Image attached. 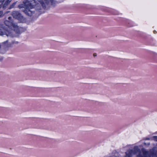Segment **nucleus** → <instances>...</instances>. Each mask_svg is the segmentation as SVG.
Wrapping results in <instances>:
<instances>
[{
    "mask_svg": "<svg viewBox=\"0 0 157 157\" xmlns=\"http://www.w3.org/2000/svg\"><path fill=\"white\" fill-rule=\"evenodd\" d=\"M140 151L137 147H135L133 151L129 150L126 152V156L124 157H132L134 155H138L137 157H157V148L155 147L149 151H144L143 156L140 154Z\"/></svg>",
    "mask_w": 157,
    "mask_h": 157,
    "instance_id": "nucleus-1",
    "label": "nucleus"
},
{
    "mask_svg": "<svg viewBox=\"0 0 157 157\" xmlns=\"http://www.w3.org/2000/svg\"><path fill=\"white\" fill-rule=\"evenodd\" d=\"M21 8H25V10H22L25 13L29 16H31L33 11L32 9L34 8L37 10H40L41 9V7L40 5L37 3L35 0H27L23 2V4L19 6Z\"/></svg>",
    "mask_w": 157,
    "mask_h": 157,
    "instance_id": "nucleus-2",
    "label": "nucleus"
},
{
    "mask_svg": "<svg viewBox=\"0 0 157 157\" xmlns=\"http://www.w3.org/2000/svg\"><path fill=\"white\" fill-rule=\"evenodd\" d=\"M4 23L6 26L8 27L10 30V29H13L17 32H19L18 30V27L17 24L13 21L11 17H9L7 19H6L4 21Z\"/></svg>",
    "mask_w": 157,
    "mask_h": 157,
    "instance_id": "nucleus-3",
    "label": "nucleus"
},
{
    "mask_svg": "<svg viewBox=\"0 0 157 157\" xmlns=\"http://www.w3.org/2000/svg\"><path fill=\"white\" fill-rule=\"evenodd\" d=\"M12 15L14 18L19 20H21L23 18V17L18 12L16 11H13Z\"/></svg>",
    "mask_w": 157,
    "mask_h": 157,
    "instance_id": "nucleus-4",
    "label": "nucleus"
},
{
    "mask_svg": "<svg viewBox=\"0 0 157 157\" xmlns=\"http://www.w3.org/2000/svg\"><path fill=\"white\" fill-rule=\"evenodd\" d=\"M50 1L49 0H40L38 1L43 8L44 9L46 7V5L49 4Z\"/></svg>",
    "mask_w": 157,
    "mask_h": 157,
    "instance_id": "nucleus-5",
    "label": "nucleus"
},
{
    "mask_svg": "<svg viewBox=\"0 0 157 157\" xmlns=\"http://www.w3.org/2000/svg\"><path fill=\"white\" fill-rule=\"evenodd\" d=\"M4 1L3 4V8L5 9L6 7L10 4L12 0H4Z\"/></svg>",
    "mask_w": 157,
    "mask_h": 157,
    "instance_id": "nucleus-6",
    "label": "nucleus"
},
{
    "mask_svg": "<svg viewBox=\"0 0 157 157\" xmlns=\"http://www.w3.org/2000/svg\"><path fill=\"white\" fill-rule=\"evenodd\" d=\"M4 0H1L0 1V9L2 7L3 8V2H4Z\"/></svg>",
    "mask_w": 157,
    "mask_h": 157,
    "instance_id": "nucleus-7",
    "label": "nucleus"
},
{
    "mask_svg": "<svg viewBox=\"0 0 157 157\" xmlns=\"http://www.w3.org/2000/svg\"><path fill=\"white\" fill-rule=\"evenodd\" d=\"M16 2H14V3H13L12 4H11L10 6V7L9 8L11 9V8H13L14 7V6H15V5H16Z\"/></svg>",
    "mask_w": 157,
    "mask_h": 157,
    "instance_id": "nucleus-8",
    "label": "nucleus"
},
{
    "mask_svg": "<svg viewBox=\"0 0 157 157\" xmlns=\"http://www.w3.org/2000/svg\"><path fill=\"white\" fill-rule=\"evenodd\" d=\"M4 15L3 12L2 11H0V18L3 17Z\"/></svg>",
    "mask_w": 157,
    "mask_h": 157,
    "instance_id": "nucleus-9",
    "label": "nucleus"
},
{
    "mask_svg": "<svg viewBox=\"0 0 157 157\" xmlns=\"http://www.w3.org/2000/svg\"><path fill=\"white\" fill-rule=\"evenodd\" d=\"M153 139L155 141H157V136H154L153 137Z\"/></svg>",
    "mask_w": 157,
    "mask_h": 157,
    "instance_id": "nucleus-10",
    "label": "nucleus"
},
{
    "mask_svg": "<svg viewBox=\"0 0 157 157\" xmlns=\"http://www.w3.org/2000/svg\"><path fill=\"white\" fill-rule=\"evenodd\" d=\"M4 34V32H2L1 29H0V35H3Z\"/></svg>",
    "mask_w": 157,
    "mask_h": 157,
    "instance_id": "nucleus-11",
    "label": "nucleus"
},
{
    "mask_svg": "<svg viewBox=\"0 0 157 157\" xmlns=\"http://www.w3.org/2000/svg\"><path fill=\"white\" fill-rule=\"evenodd\" d=\"M6 34V36H9V34H7L6 33V34Z\"/></svg>",
    "mask_w": 157,
    "mask_h": 157,
    "instance_id": "nucleus-12",
    "label": "nucleus"
},
{
    "mask_svg": "<svg viewBox=\"0 0 157 157\" xmlns=\"http://www.w3.org/2000/svg\"><path fill=\"white\" fill-rule=\"evenodd\" d=\"M96 56V54H94V56Z\"/></svg>",
    "mask_w": 157,
    "mask_h": 157,
    "instance_id": "nucleus-13",
    "label": "nucleus"
},
{
    "mask_svg": "<svg viewBox=\"0 0 157 157\" xmlns=\"http://www.w3.org/2000/svg\"><path fill=\"white\" fill-rule=\"evenodd\" d=\"M6 31H7V32H9V31L8 30H6Z\"/></svg>",
    "mask_w": 157,
    "mask_h": 157,
    "instance_id": "nucleus-14",
    "label": "nucleus"
}]
</instances>
